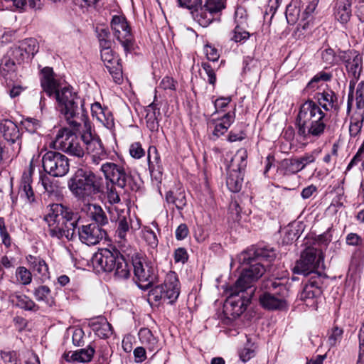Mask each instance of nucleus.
Instances as JSON below:
<instances>
[{"instance_id": "obj_9", "label": "nucleus", "mask_w": 364, "mask_h": 364, "mask_svg": "<svg viewBox=\"0 0 364 364\" xmlns=\"http://www.w3.org/2000/svg\"><path fill=\"white\" fill-rule=\"evenodd\" d=\"M100 170L104 173L105 179L109 180L113 186L116 184L126 191L134 192L140 188L137 180L122 165L107 162L101 166Z\"/></svg>"}, {"instance_id": "obj_13", "label": "nucleus", "mask_w": 364, "mask_h": 364, "mask_svg": "<svg viewBox=\"0 0 364 364\" xmlns=\"http://www.w3.org/2000/svg\"><path fill=\"white\" fill-rule=\"evenodd\" d=\"M43 170L53 177H62L66 175L70 168L69 160L64 154L48 151L42 158Z\"/></svg>"}, {"instance_id": "obj_59", "label": "nucleus", "mask_w": 364, "mask_h": 364, "mask_svg": "<svg viewBox=\"0 0 364 364\" xmlns=\"http://www.w3.org/2000/svg\"><path fill=\"white\" fill-rule=\"evenodd\" d=\"M362 242L361 237L356 233L350 232L346 235V242L349 246H359Z\"/></svg>"}, {"instance_id": "obj_18", "label": "nucleus", "mask_w": 364, "mask_h": 364, "mask_svg": "<svg viewBox=\"0 0 364 364\" xmlns=\"http://www.w3.org/2000/svg\"><path fill=\"white\" fill-rule=\"evenodd\" d=\"M101 59L117 84L122 82V67L118 55L111 48L100 50Z\"/></svg>"}, {"instance_id": "obj_2", "label": "nucleus", "mask_w": 364, "mask_h": 364, "mask_svg": "<svg viewBox=\"0 0 364 364\" xmlns=\"http://www.w3.org/2000/svg\"><path fill=\"white\" fill-rule=\"evenodd\" d=\"M276 257L273 248H252L242 252L237 260L242 265H247L242 271L235 284L227 291L228 294L223 311L229 319L239 317L250 303L255 289L254 284L265 272L264 262L271 263Z\"/></svg>"}, {"instance_id": "obj_49", "label": "nucleus", "mask_w": 364, "mask_h": 364, "mask_svg": "<svg viewBox=\"0 0 364 364\" xmlns=\"http://www.w3.org/2000/svg\"><path fill=\"white\" fill-rule=\"evenodd\" d=\"M332 74L330 73H326L324 71H321L318 73L311 80V81L308 83L307 87L314 88L316 87L315 84L320 81L328 82L332 79Z\"/></svg>"}, {"instance_id": "obj_17", "label": "nucleus", "mask_w": 364, "mask_h": 364, "mask_svg": "<svg viewBox=\"0 0 364 364\" xmlns=\"http://www.w3.org/2000/svg\"><path fill=\"white\" fill-rule=\"evenodd\" d=\"M77 235L82 243L87 245H95L106 237L107 232L99 225L90 223L78 228L76 231Z\"/></svg>"}, {"instance_id": "obj_27", "label": "nucleus", "mask_w": 364, "mask_h": 364, "mask_svg": "<svg viewBox=\"0 0 364 364\" xmlns=\"http://www.w3.org/2000/svg\"><path fill=\"white\" fill-rule=\"evenodd\" d=\"M94 353L95 348L90 345L87 348H82L75 352H68L64 354V358L68 362L85 363L91 360Z\"/></svg>"}, {"instance_id": "obj_45", "label": "nucleus", "mask_w": 364, "mask_h": 364, "mask_svg": "<svg viewBox=\"0 0 364 364\" xmlns=\"http://www.w3.org/2000/svg\"><path fill=\"white\" fill-rule=\"evenodd\" d=\"M343 330L338 326L333 327L328 331V343L330 347L335 346L343 337Z\"/></svg>"}, {"instance_id": "obj_31", "label": "nucleus", "mask_w": 364, "mask_h": 364, "mask_svg": "<svg viewBox=\"0 0 364 364\" xmlns=\"http://www.w3.org/2000/svg\"><path fill=\"white\" fill-rule=\"evenodd\" d=\"M26 259L30 267L34 272L38 274L43 279L48 277V267L42 258L28 255L26 257Z\"/></svg>"}, {"instance_id": "obj_51", "label": "nucleus", "mask_w": 364, "mask_h": 364, "mask_svg": "<svg viewBox=\"0 0 364 364\" xmlns=\"http://www.w3.org/2000/svg\"><path fill=\"white\" fill-rule=\"evenodd\" d=\"M11 56L13 58L12 60H16L18 64L21 63L26 58H28L20 46L11 48Z\"/></svg>"}, {"instance_id": "obj_32", "label": "nucleus", "mask_w": 364, "mask_h": 364, "mask_svg": "<svg viewBox=\"0 0 364 364\" xmlns=\"http://www.w3.org/2000/svg\"><path fill=\"white\" fill-rule=\"evenodd\" d=\"M11 302L26 311H38V306L28 296L24 294H14L10 296Z\"/></svg>"}, {"instance_id": "obj_46", "label": "nucleus", "mask_w": 364, "mask_h": 364, "mask_svg": "<svg viewBox=\"0 0 364 364\" xmlns=\"http://www.w3.org/2000/svg\"><path fill=\"white\" fill-rule=\"evenodd\" d=\"M356 107L364 113V81L358 83L355 91Z\"/></svg>"}, {"instance_id": "obj_61", "label": "nucleus", "mask_w": 364, "mask_h": 364, "mask_svg": "<svg viewBox=\"0 0 364 364\" xmlns=\"http://www.w3.org/2000/svg\"><path fill=\"white\" fill-rule=\"evenodd\" d=\"M205 52L207 58L209 60L215 62L218 60L219 54H218V50L215 48L207 45L205 47Z\"/></svg>"}, {"instance_id": "obj_43", "label": "nucleus", "mask_w": 364, "mask_h": 364, "mask_svg": "<svg viewBox=\"0 0 364 364\" xmlns=\"http://www.w3.org/2000/svg\"><path fill=\"white\" fill-rule=\"evenodd\" d=\"M363 120V112L360 113L358 117H354L351 119L350 124L349 127V132L350 136L355 137L360 132Z\"/></svg>"}, {"instance_id": "obj_24", "label": "nucleus", "mask_w": 364, "mask_h": 364, "mask_svg": "<svg viewBox=\"0 0 364 364\" xmlns=\"http://www.w3.org/2000/svg\"><path fill=\"white\" fill-rule=\"evenodd\" d=\"M242 9H239L235 12V21L236 26L233 30V36L231 39L236 43L242 42L249 38L250 33L245 31V26L247 24L246 18L244 16Z\"/></svg>"}, {"instance_id": "obj_50", "label": "nucleus", "mask_w": 364, "mask_h": 364, "mask_svg": "<svg viewBox=\"0 0 364 364\" xmlns=\"http://www.w3.org/2000/svg\"><path fill=\"white\" fill-rule=\"evenodd\" d=\"M201 67L208 76V82L214 87L216 82V75L214 69L208 63H202Z\"/></svg>"}, {"instance_id": "obj_10", "label": "nucleus", "mask_w": 364, "mask_h": 364, "mask_svg": "<svg viewBox=\"0 0 364 364\" xmlns=\"http://www.w3.org/2000/svg\"><path fill=\"white\" fill-rule=\"evenodd\" d=\"M180 282L176 272L170 271L162 284L153 287L148 294V301L157 302L161 300L170 304L176 302L180 294Z\"/></svg>"}, {"instance_id": "obj_64", "label": "nucleus", "mask_w": 364, "mask_h": 364, "mask_svg": "<svg viewBox=\"0 0 364 364\" xmlns=\"http://www.w3.org/2000/svg\"><path fill=\"white\" fill-rule=\"evenodd\" d=\"M5 364H17L16 353L14 351L1 353Z\"/></svg>"}, {"instance_id": "obj_63", "label": "nucleus", "mask_w": 364, "mask_h": 364, "mask_svg": "<svg viewBox=\"0 0 364 364\" xmlns=\"http://www.w3.org/2000/svg\"><path fill=\"white\" fill-rule=\"evenodd\" d=\"M134 360L136 363H141L146 358V350L144 347H137L134 350Z\"/></svg>"}, {"instance_id": "obj_47", "label": "nucleus", "mask_w": 364, "mask_h": 364, "mask_svg": "<svg viewBox=\"0 0 364 364\" xmlns=\"http://www.w3.org/2000/svg\"><path fill=\"white\" fill-rule=\"evenodd\" d=\"M143 237L151 247H156L158 245L159 240L156 233L149 227H144L143 229Z\"/></svg>"}, {"instance_id": "obj_38", "label": "nucleus", "mask_w": 364, "mask_h": 364, "mask_svg": "<svg viewBox=\"0 0 364 364\" xmlns=\"http://www.w3.org/2000/svg\"><path fill=\"white\" fill-rule=\"evenodd\" d=\"M148 165L150 172H153L156 165L161 166V158L156 146H151L148 149Z\"/></svg>"}, {"instance_id": "obj_52", "label": "nucleus", "mask_w": 364, "mask_h": 364, "mask_svg": "<svg viewBox=\"0 0 364 364\" xmlns=\"http://www.w3.org/2000/svg\"><path fill=\"white\" fill-rule=\"evenodd\" d=\"M85 333L80 328H75L73 331L72 339L73 343L76 346H82L84 345Z\"/></svg>"}, {"instance_id": "obj_36", "label": "nucleus", "mask_w": 364, "mask_h": 364, "mask_svg": "<svg viewBox=\"0 0 364 364\" xmlns=\"http://www.w3.org/2000/svg\"><path fill=\"white\" fill-rule=\"evenodd\" d=\"M96 32L101 50L111 48L112 41L108 28H97Z\"/></svg>"}, {"instance_id": "obj_35", "label": "nucleus", "mask_w": 364, "mask_h": 364, "mask_svg": "<svg viewBox=\"0 0 364 364\" xmlns=\"http://www.w3.org/2000/svg\"><path fill=\"white\" fill-rule=\"evenodd\" d=\"M282 168L281 171L284 175L295 174L301 171V168L297 162V159L295 158L284 160L282 162Z\"/></svg>"}, {"instance_id": "obj_3", "label": "nucleus", "mask_w": 364, "mask_h": 364, "mask_svg": "<svg viewBox=\"0 0 364 364\" xmlns=\"http://www.w3.org/2000/svg\"><path fill=\"white\" fill-rule=\"evenodd\" d=\"M79 219L77 213L61 203L48 205L43 218L48 226V232L51 237L58 240L65 237L68 240L76 238Z\"/></svg>"}, {"instance_id": "obj_62", "label": "nucleus", "mask_w": 364, "mask_h": 364, "mask_svg": "<svg viewBox=\"0 0 364 364\" xmlns=\"http://www.w3.org/2000/svg\"><path fill=\"white\" fill-rule=\"evenodd\" d=\"M231 97H219L214 102V106L216 111H220L226 107L228 104L231 102Z\"/></svg>"}, {"instance_id": "obj_28", "label": "nucleus", "mask_w": 364, "mask_h": 364, "mask_svg": "<svg viewBox=\"0 0 364 364\" xmlns=\"http://www.w3.org/2000/svg\"><path fill=\"white\" fill-rule=\"evenodd\" d=\"M91 112L93 117H95L102 124L109 127L113 124V119L111 112L106 108H103L100 103L95 102L91 106Z\"/></svg>"}, {"instance_id": "obj_39", "label": "nucleus", "mask_w": 364, "mask_h": 364, "mask_svg": "<svg viewBox=\"0 0 364 364\" xmlns=\"http://www.w3.org/2000/svg\"><path fill=\"white\" fill-rule=\"evenodd\" d=\"M23 52L28 57L33 56L38 50V44L36 39L31 38L23 40L19 45Z\"/></svg>"}, {"instance_id": "obj_14", "label": "nucleus", "mask_w": 364, "mask_h": 364, "mask_svg": "<svg viewBox=\"0 0 364 364\" xmlns=\"http://www.w3.org/2000/svg\"><path fill=\"white\" fill-rule=\"evenodd\" d=\"M111 27L115 38L122 46L124 51H130L133 47L134 38L125 17L114 16L111 21Z\"/></svg>"}, {"instance_id": "obj_60", "label": "nucleus", "mask_w": 364, "mask_h": 364, "mask_svg": "<svg viewBox=\"0 0 364 364\" xmlns=\"http://www.w3.org/2000/svg\"><path fill=\"white\" fill-rule=\"evenodd\" d=\"M189 230L187 225L182 223L178 226L176 230V237L178 240H182L185 239L188 235Z\"/></svg>"}, {"instance_id": "obj_11", "label": "nucleus", "mask_w": 364, "mask_h": 364, "mask_svg": "<svg viewBox=\"0 0 364 364\" xmlns=\"http://www.w3.org/2000/svg\"><path fill=\"white\" fill-rule=\"evenodd\" d=\"M325 267L321 250L314 247H306L296 262L293 271L296 274L304 276L317 274L321 276Z\"/></svg>"}, {"instance_id": "obj_26", "label": "nucleus", "mask_w": 364, "mask_h": 364, "mask_svg": "<svg viewBox=\"0 0 364 364\" xmlns=\"http://www.w3.org/2000/svg\"><path fill=\"white\" fill-rule=\"evenodd\" d=\"M235 119V112H228L223 115L221 119L213 120L214 129L213 131V136L214 139L219 138L223 135L233 123Z\"/></svg>"}, {"instance_id": "obj_30", "label": "nucleus", "mask_w": 364, "mask_h": 364, "mask_svg": "<svg viewBox=\"0 0 364 364\" xmlns=\"http://www.w3.org/2000/svg\"><path fill=\"white\" fill-rule=\"evenodd\" d=\"M166 200L168 204L175 205L178 210H183L186 205L185 192L180 188L168 191L166 193Z\"/></svg>"}, {"instance_id": "obj_6", "label": "nucleus", "mask_w": 364, "mask_h": 364, "mask_svg": "<svg viewBox=\"0 0 364 364\" xmlns=\"http://www.w3.org/2000/svg\"><path fill=\"white\" fill-rule=\"evenodd\" d=\"M179 6L188 9L193 20L203 27L218 18L226 7L225 0H177Z\"/></svg>"}, {"instance_id": "obj_5", "label": "nucleus", "mask_w": 364, "mask_h": 364, "mask_svg": "<svg viewBox=\"0 0 364 364\" xmlns=\"http://www.w3.org/2000/svg\"><path fill=\"white\" fill-rule=\"evenodd\" d=\"M68 188L79 200H90L105 193V180L93 171L84 168L77 169L68 181Z\"/></svg>"}, {"instance_id": "obj_8", "label": "nucleus", "mask_w": 364, "mask_h": 364, "mask_svg": "<svg viewBox=\"0 0 364 364\" xmlns=\"http://www.w3.org/2000/svg\"><path fill=\"white\" fill-rule=\"evenodd\" d=\"M262 291L259 296V304L269 311L283 310L287 307L286 298L289 289L279 278L268 279L262 282Z\"/></svg>"}, {"instance_id": "obj_29", "label": "nucleus", "mask_w": 364, "mask_h": 364, "mask_svg": "<svg viewBox=\"0 0 364 364\" xmlns=\"http://www.w3.org/2000/svg\"><path fill=\"white\" fill-rule=\"evenodd\" d=\"M160 114V109L154 102L147 107L145 119L146 127L151 132L158 131L159 127L158 117Z\"/></svg>"}, {"instance_id": "obj_48", "label": "nucleus", "mask_w": 364, "mask_h": 364, "mask_svg": "<svg viewBox=\"0 0 364 364\" xmlns=\"http://www.w3.org/2000/svg\"><path fill=\"white\" fill-rule=\"evenodd\" d=\"M9 4V6H14L16 9H23L28 2L29 6L31 8H36L40 1V0H1Z\"/></svg>"}, {"instance_id": "obj_40", "label": "nucleus", "mask_w": 364, "mask_h": 364, "mask_svg": "<svg viewBox=\"0 0 364 364\" xmlns=\"http://www.w3.org/2000/svg\"><path fill=\"white\" fill-rule=\"evenodd\" d=\"M256 347L253 343H251L250 339H247V343L243 348L239 351L240 358L242 362H247L255 355Z\"/></svg>"}, {"instance_id": "obj_57", "label": "nucleus", "mask_w": 364, "mask_h": 364, "mask_svg": "<svg viewBox=\"0 0 364 364\" xmlns=\"http://www.w3.org/2000/svg\"><path fill=\"white\" fill-rule=\"evenodd\" d=\"M243 64V69L245 72L254 70L255 69H258L259 67V61L250 56H247L245 58Z\"/></svg>"}, {"instance_id": "obj_22", "label": "nucleus", "mask_w": 364, "mask_h": 364, "mask_svg": "<svg viewBox=\"0 0 364 364\" xmlns=\"http://www.w3.org/2000/svg\"><path fill=\"white\" fill-rule=\"evenodd\" d=\"M319 284L316 281H309L303 287L299 294V299L303 301L307 306H315L316 298L321 295V291Z\"/></svg>"}, {"instance_id": "obj_34", "label": "nucleus", "mask_w": 364, "mask_h": 364, "mask_svg": "<svg viewBox=\"0 0 364 364\" xmlns=\"http://www.w3.org/2000/svg\"><path fill=\"white\" fill-rule=\"evenodd\" d=\"M34 296L38 301H43L50 306L54 304V300L51 296V291L46 285L39 286L33 292Z\"/></svg>"}, {"instance_id": "obj_41", "label": "nucleus", "mask_w": 364, "mask_h": 364, "mask_svg": "<svg viewBox=\"0 0 364 364\" xmlns=\"http://www.w3.org/2000/svg\"><path fill=\"white\" fill-rule=\"evenodd\" d=\"M16 69V63L10 57H4L0 63V75L6 78L7 75Z\"/></svg>"}, {"instance_id": "obj_15", "label": "nucleus", "mask_w": 364, "mask_h": 364, "mask_svg": "<svg viewBox=\"0 0 364 364\" xmlns=\"http://www.w3.org/2000/svg\"><path fill=\"white\" fill-rule=\"evenodd\" d=\"M134 274L138 280V287L141 289H147L156 281V276L154 269L140 258L132 259Z\"/></svg>"}, {"instance_id": "obj_21", "label": "nucleus", "mask_w": 364, "mask_h": 364, "mask_svg": "<svg viewBox=\"0 0 364 364\" xmlns=\"http://www.w3.org/2000/svg\"><path fill=\"white\" fill-rule=\"evenodd\" d=\"M82 211L85 213L92 221L95 222L93 224L99 225L100 228H103V226L108 224L109 220L107 214L99 205L85 203L82 207Z\"/></svg>"}, {"instance_id": "obj_37", "label": "nucleus", "mask_w": 364, "mask_h": 364, "mask_svg": "<svg viewBox=\"0 0 364 364\" xmlns=\"http://www.w3.org/2000/svg\"><path fill=\"white\" fill-rule=\"evenodd\" d=\"M339 50H341L339 49L338 52L336 53L334 50L331 48L322 50L321 55L323 62L331 65L338 64L341 61L339 58Z\"/></svg>"}, {"instance_id": "obj_42", "label": "nucleus", "mask_w": 364, "mask_h": 364, "mask_svg": "<svg viewBox=\"0 0 364 364\" xmlns=\"http://www.w3.org/2000/svg\"><path fill=\"white\" fill-rule=\"evenodd\" d=\"M350 16L351 6L337 4L336 17L341 23H347L350 20Z\"/></svg>"}, {"instance_id": "obj_56", "label": "nucleus", "mask_w": 364, "mask_h": 364, "mask_svg": "<svg viewBox=\"0 0 364 364\" xmlns=\"http://www.w3.org/2000/svg\"><path fill=\"white\" fill-rule=\"evenodd\" d=\"M173 258L175 262H181L184 264L188 261V255L186 250L183 247H178L174 251Z\"/></svg>"}, {"instance_id": "obj_25", "label": "nucleus", "mask_w": 364, "mask_h": 364, "mask_svg": "<svg viewBox=\"0 0 364 364\" xmlns=\"http://www.w3.org/2000/svg\"><path fill=\"white\" fill-rule=\"evenodd\" d=\"M89 326L100 338H107L112 334V327L103 316H99L90 320Z\"/></svg>"}, {"instance_id": "obj_58", "label": "nucleus", "mask_w": 364, "mask_h": 364, "mask_svg": "<svg viewBox=\"0 0 364 364\" xmlns=\"http://www.w3.org/2000/svg\"><path fill=\"white\" fill-rule=\"evenodd\" d=\"M0 235L2 239L3 243L6 246H9L11 244V238L9 236V232H7L6 225H5V221L3 218L0 217Z\"/></svg>"}, {"instance_id": "obj_12", "label": "nucleus", "mask_w": 364, "mask_h": 364, "mask_svg": "<svg viewBox=\"0 0 364 364\" xmlns=\"http://www.w3.org/2000/svg\"><path fill=\"white\" fill-rule=\"evenodd\" d=\"M247 151L239 149L230 161L228 171L226 185L233 193H238L242 186L245 169L247 166Z\"/></svg>"}, {"instance_id": "obj_1", "label": "nucleus", "mask_w": 364, "mask_h": 364, "mask_svg": "<svg viewBox=\"0 0 364 364\" xmlns=\"http://www.w3.org/2000/svg\"><path fill=\"white\" fill-rule=\"evenodd\" d=\"M41 84L43 91L49 96L54 95L58 108L72 128L63 127L58 130L53 141L55 147L77 159L90 157L98 165L107 157L101 139L92 135L88 124L84 100L72 87L58 88L52 68L45 67L41 70Z\"/></svg>"}, {"instance_id": "obj_33", "label": "nucleus", "mask_w": 364, "mask_h": 364, "mask_svg": "<svg viewBox=\"0 0 364 364\" xmlns=\"http://www.w3.org/2000/svg\"><path fill=\"white\" fill-rule=\"evenodd\" d=\"M139 338L141 343L146 345L150 351L158 349V340L149 328H141L139 331Z\"/></svg>"}, {"instance_id": "obj_19", "label": "nucleus", "mask_w": 364, "mask_h": 364, "mask_svg": "<svg viewBox=\"0 0 364 364\" xmlns=\"http://www.w3.org/2000/svg\"><path fill=\"white\" fill-rule=\"evenodd\" d=\"M110 219L112 221L118 223L117 229L116 230V236L119 238L118 242L122 243L126 240L127 232H129L131 224L127 220L124 211L121 210L119 211L117 208L109 210Z\"/></svg>"}, {"instance_id": "obj_55", "label": "nucleus", "mask_w": 364, "mask_h": 364, "mask_svg": "<svg viewBox=\"0 0 364 364\" xmlns=\"http://www.w3.org/2000/svg\"><path fill=\"white\" fill-rule=\"evenodd\" d=\"M299 164L300 168L303 170L308 164L313 163L316 160L314 153H306L299 158H295Z\"/></svg>"}, {"instance_id": "obj_53", "label": "nucleus", "mask_w": 364, "mask_h": 364, "mask_svg": "<svg viewBox=\"0 0 364 364\" xmlns=\"http://www.w3.org/2000/svg\"><path fill=\"white\" fill-rule=\"evenodd\" d=\"M105 186V190H107V199L108 201L111 204H117L120 202V197L117 192L115 190V188L113 185L110 188H109V186L107 183H106Z\"/></svg>"}, {"instance_id": "obj_44", "label": "nucleus", "mask_w": 364, "mask_h": 364, "mask_svg": "<svg viewBox=\"0 0 364 364\" xmlns=\"http://www.w3.org/2000/svg\"><path fill=\"white\" fill-rule=\"evenodd\" d=\"M16 277L17 281L23 285H28L32 281L31 272L25 267H18L16 269Z\"/></svg>"}, {"instance_id": "obj_23", "label": "nucleus", "mask_w": 364, "mask_h": 364, "mask_svg": "<svg viewBox=\"0 0 364 364\" xmlns=\"http://www.w3.org/2000/svg\"><path fill=\"white\" fill-rule=\"evenodd\" d=\"M316 99L319 105L326 111L333 110L337 112L340 109L338 97L331 90L316 93Z\"/></svg>"}, {"instance_id": "obj_7", "label": "nucleus", "mask_w": 364, "mask_h": 364, "mask_svg": "<svg viewBox=\"0 0 364 364\" xmlns=\"http://www.w3.org/2000/svg\"><path fill=\"white\" fill-rule=\"evenodd\" d=\"M93 265L105 272H114L117 279H127L130 276V268L122 253L114 247L101 249L92 258Z\"/></svg>"}, {"instance_id": "obj_4", "label": "nucleus", "mask_w": 364, "mask_h": 364, "mask_svg": "<svg viewBox=\"0 0 364 364\" xmlns=\"http://www.w3.org/2000/svg\"><path fill=\"white\" fill-rule=\"evenodd\" d=\"M325 114L313 100L303 103L296 119L297 134L304 139L318 138L326 129Z\"/></svg>"}, {"instance_id": "obj_16", "label": "nucleus", "mask_w": 364, "mask_h": 364, "mask_svg": "<svg viewBox=\"0 0 364 364\" xmlns=\"http://www.w3.org/2000/svg\"><path fill=\"white\" fill-rule=\"evenodd\" d=\"M339 58L345 64L349 77L359 79L363 68L362 57L355 50H339Z\"/></svg>"}, {"instance_id": "obj_54", "label": "nucleus", "mask_w": 364, "mask_h": 364, "mask_svg": "<svg viewBox=\"0 0 364 364\" xmlns=\"http://www.w3.org/2000/svg\"><path fill=\"white\" fill-rule=\"evenodd\" d=\"M129 153L133 158L137 159H141L145 155V151L139 142H135L131 144Z\"/></svg>"}, {"instance_id": "obj_20", "label": "nucleus", "mask_w": 364, "mask_h": 364, "mask_svg": "<svg viewBox=\"0 0 364 364\" xmlns=\"http://www.w3.org/2000/svg\"><path fill=\"white\" fill-rule=\"evenodd\" d=\"M31 183V176L28 173H24L21 177L18 194L20 198L23 199L26 203H28L30 205H34L38 203L39 198L35 194Z\"/></svg>"}]
</instances>
